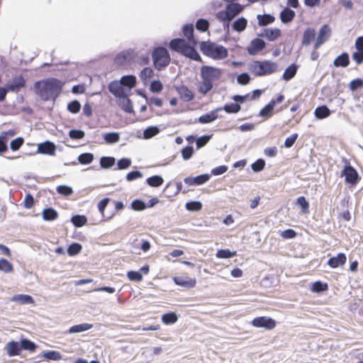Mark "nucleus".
Segmentation results:
<instances>
[{"mask_svg": "<svg viewBox=\"0 0 363 363\" xmlns=\"http://www.w3.org/2000/svg\"><path fill=\"white\" fill-rule=\"evenodd\" d=\"M20 342L22 351L26 350L30 352H33L38 347V345L35 342L26 337H22L20 339Z\"/></svg>", "mask_w": 363, "mask_h": 363, "instance_id": "31", "label": "nucleus"}, {"mask_svg": "<svg viewBox=\"0 0 363 363\" xmlns=\"http://www.w3.org/2000/svg\"><path fill=\"white\" fill-rule=\"evenodd\" d=\"M331 35V28L328 25H324L319 30V45L327 41Z\"/></svg>", "mask_w": 363, "mask_h": 363, "instance_id": "39", "label": "nucleus"}, {"mask_svg": "<svg viewBox=\"0 0 363 363\" xmlns=\"http://www.w3.org/2000/svg\"><path fill=\"white\" fill-rule=\"evenodd\" d=\"M265 160L262 158L257 159L255 162L252 163L251 168L253 172L258 173L262 171L265 167Z\"/></svg>", "mask_w": 363, "mask_h": 363, "instance_id": "59", "label": "nucleus"}, {"mask_svg": "<svg viewBox=\"0 0 363 363\" xmlns=\"http://www.w3.org/2000/svg\"><path fill=\"white\" fill-rule=\"evenodd\" d=\"M11 301L18 302L19 304H30L34 303L33 298L28 294H16L13 295L11 298Z\"/></svg>", "mask_w": 363, "mask_h": 363, "instance_id": "29", "label": "nucleus"}, {"mask_svg": "<svg viewBox=\"0 0 363 363\" xmlns=\"http://www.w3.org/2000/svg\"><path fill=\"white\" fill-rule=\"evenodd\" d=\"M243 9L244 6L240 3L231 1L227 3L225 10H221L218 12H222L223 15L229 17L230 19H233L235 16L241 13Z\"/></svg>", "mask_w": 363, "mask_h": 363, "instance_id": "11", "label": "nucleus"}, {"mask_svg": "<svg viewBox=\"0 0 363 363\" xmlns=\"http://www.w3.org/2000/svg\"><path fill=\"white\" fill-rule=\"evenodd\" d=\"M216 17L220 22H222L224 30H227V33L229 34L230 23L233 19H230L229 17L223 15L222 12H217Z\"/></svg>", "mask_w": 363, "mask_h": 363, "instance_id": "51", "label": "nucleus"}, {"mask_svg": "<svg viewBox=\"0 0 363 363\" xmlns=\"http://www.w3.org/2000/svg\"><path fill=\"white\" fill-rule=\"evenodd\" d=\"M192 46L182 38H173L169 43V48L172 51L178 52L184 57Z\"/></svg>", "mask_w": 363, "mask_h": 363, "instance_id": "6", "label": "nucleus"}, {"mask_svg": "<svg viewBox=\"0 0 363 363\" xmlns=\"http://www.w3.org/2000/svg\"><path fill=\"white\" fill-rule=\"evenodd\" d=\"M26 79L22 74L16 75L12 77L11 79L9 80L5 84L4 87L6 92H14L17 93L21 91V89L26 87Z\"/></svg>", "mask_w": 363, "mask_h": 363, "instance_id": "7", "label": "nucleus"}, {"mask_svg": "<svg viewBox=\"0 0 363 363\" xmlns=\"http://www.w3.org/2000/svg\"><path fill=\"white\" fill-rule=\"evenodd\" d=\"M266 45L263 39L255 38L250 41V45L247 47V53L251 56H254L266 48Z\"/></svg>", "mask_w": 363, "mask_h": 363, "instance_id": "13", "label": "nucleus"}, {"mask_svg": "<svg viewBox=\"0 0 363 363\" xmlns=\"http://www.w3.org/2000/svg\"><path fill=\"white\" fill-rule=\"evenodd\" d=\"M213 134H206L203 135L200 137H197L196 141V150H199L204 147L212 138Z\"/></svg>", "mask_w": 363, "mask_h": 363, "instance_id": "49", "label": "nucleus"}, {"mask_svg": "<svg viewBox=\"0 0 363 363\" xmlns=\"http://www.w3.org/2000/svg\"><path fill=\"white\" fill-rule=\"evenodd\" d=\"M37 358L57 361L62 359V355L60 352L56 350H47L43 352L41 355H38Z\"/></svg>", "mask_w": 363, "mask_h": 363, "instance_id": "28", "label": "nucleus"}, {"mask_svg": "<svg viewBox=\"0 0 363 363\" xmlns=\"http://www.w3.org/2000/svg\"><path fill=\"white\" fill-rule=\"evenodd\" d=\"M58 213L52 207H47L42 211L43 219L45 221H52L57 218Z\"/></svg>", "mask_w": 363, "mask_h": 363, "instance_id": "32", "label": "nucleus"}, {"mask_svg": "<svg viewBox=\"0 0 363 363\" xmlns=\"http://www.w3.org/2000/svg\"><path fill=\"white\" fill-rule=\"evenodd\" d=\"M220 111H225L227 113H238L241 110V106L237 104L235 101L231 103H227L222 107H218Z\"/></svg>", "mask_w": 363, "mask_h": 363, "instance_id": "36", "label": "nucleus"}, {"mask_svg": "<svg viewBox=\"0 0 363 363\" xmlns=\"http://www.w3.org/2000/svg\"><path fill=\"white\" fill-rule=\"evenodd\" d=\"M133 50L131 49L118 52L114 57L115 64L123 66L130 64L133 60Z\"/></svg>", "mask_w": 363, "mask_h": 363, "instance_id": "12", "label": "nucleus"}, {"mask_svg": "<svg viewBox=\"0 0 363 363\" xmlns=\"http://www.w3.org/2000/svg\"><path fill=\"white\" fill-rule=\"evenodd\" d=\"M152 60L155 69L162 71L169 65L171 57L168 50L165 47L160 45L153 48Z\"/></svg>", "mask_w": 363, "mask_h": 363, "instance_id": "4", "label": "nucleus"}, {"mask_svg": "<svg viewBox=\"0 0 363 363\" xmlns=\"http://www.w3.org/2000/svg\"><path fill=\"white\" fill-rule=\"evenodd\" d=\"M295 16V11L288 6L284 8L279 13L280 20L284 24L292 22Z\"/></svg>", "mask_w": 363, "mask_h": 363, "instance_id": "23", "label": "nucleus"}, {"mask_svg": "<svg viewBox=\"0 0 363 363\" xmlns=\"http://www.w3.org/2000/svg\"><path fill=\"white\" fill-rule=\"evenodd\" d=\"M210 26L209 21L206 18H199L195 23V28L197 30L204 33L208 30Z\"/></svg>", "mask_w": 363, "mask_h": 363, "instance_id": "47", "label": "nucleus"}, {"mask_svg": "<svg viewBox=\"0 0 363 363\" xmlns=\"http://www.w3.org/2000/svg\"><path fill=\"white\" fill-rule=\"evenodd\" d=\"M211 179V174L208 173L201 174L196 177H186L184 179V182L189 186H200Z\"/></svg>", "mask_w": 363, "mask_h": 363, "instance_id": "14", "label": "nucleus"}, {"mask_svg": "<svg viewBox=\"0 0 363 363\" xmlns=\"http://www.w3.org/2000/svg\"><path fill=\"white\" fill-rule=\"evenodd\" d=\"M252 78L248 72H242L237 76V82L238 84L245 86L248 84Z\"/></svg>", "mask_w": 363, "mask_h": 363, "instance_id": "64", "label": "nucleus"}, {"mask_svg": "<svg viewBox=\"0 0 363 363\" xmlns=\"http://www.w3.org/2000/svg\"><path fill=\"white\" fill-rule=\"evenodd\" d=\"M249 69L255 77H264L276 72L278 64L271 60H253L249 65Z\"/></svg>", "mask_w": 363, "mask_h": 363, "instance_id": "3", "label": "nucleus"}, {"mask_svg": "<svg viewBox=\"0 0 363 363\" xmlns=\"http://www.w3.org/2000/svg\"><path fill=\"white\" fill-rule=\"evenodd\" d=\"M179 315L176 312L169 311L162 314L161 320L164 325H172L177 322Z\"/></svg>", "mask_w": 363, "mask_h": 363, "instance_id": "33", "label": "nucleus"}, {"mask_svg": "<svg viewBox=\"0 0 363 363\" xmlns=\"http://www.w3.org/2000/svg\"><path fill=\"white\" fill-rule=\"evenodd\" d=\"M0 271L4 273H11L13 271V266L11 262L5 258L0 259Z\"/></svg>", "mask_w": 363, "mask_h": 363, "instance_id": "52", "label": "nucleus"}, {"mask_svg": "<svg viewBox=\"0 0 363 363\" xmlns=\"http://www.w3.org/2000/svg\"><path fill=\"white\" fill-rule=\"evenodd\" d=\"M115 163V157L111 156H103L99 160L100 167L105 169L111 168Z\"/></svg>", "mask_w": 363, "mask_h": 363, "instance_id": "42", "label": "nucleus"}, {"mask_svg": "<svg viewBox=\"0 0 363 363\" xmlns=\"http://www.w3.org/2000/svg\"><path fill=\"white\" fill-rule=\"evenodd\" d=\"M220 111V109L216 108L214 110H212L205 114L200 116L198 118H195L193 123H200L201 124H208L213 122L218 118H221L218 114V112Z\"/></svg>", "mask_w": 363, "mask_h": 363, "instance_id": "16", "label": "nucleus"}, {"mask_svg": "<svg viewBox=\"0 0 363 363\" xmlns=\"http://www.w3.org/2000/svg\"><path fill=\"white\" fill-rule=\"evenodd\" d=\"M118 80L121 81L129 94H130L131 90L135 86L137 83V78L133 74L123 75Z\"/></svg>", "mask_w": 363, "mask_h": 363, "instance_id": "18", "label": "nucleus"}, {"mask_svg": "<svg viewBox=\"0 0 363 363\" xmlns=\"http://www.w3.org/2000/svg\"><path fill=\"white\" fill-rule=\"evenodd\" d=\"M346 256L343 253H339L336 257L328 259V263L332 268H337L343 265L346 262Z\"/></svg>", "mask_w": 363, "mask_h": 363, "instance_id": "34", "label": "nucleus"}, {"mask_svg": "<svg viewBox=\"0 0 363 363\" xmlns=\"http://www.w3.org/2000/svg\"><path fill=\"white\" fill-rule=\"evenodd\" d=\"M199 48L204 55L213 60H222L228 55L226 48L210 40L201 41Z\"/></svg>", "mask_w": 363, "mask_h": 363, "instance_id": "2", "label": "nucleus"}, {"mask_svg": "<svg viewBox=\"0 0 363 363\" xmlns=\"http://www.w3.org/2000/svg\"><path fill=\"white\" fill-rule=\"evenodd\" d=\"M298 66L296 63L289 65L282 74V79L286 82L290 81L297 73Z\"/></svg>", "mask_w": 363, "mask_h": 363, "instance_id": "26", "label": "nucleus"}, {"mask_svg": "<svg viewBox=\"0 0 363 363\" xmlns=\"http://www.w3.org/2000/svg\"><path fill=\"white\" fill-rule=\"evenodd\" d=\"M56 191L57 194L64 196H69L73 194L72 188L66 184H61L57 186L56 188Z\"/></svg>", "mask_w": 363, "mask_h": 363, "instance_id": "56", "label": "nucleus"}, {"mask_svg": "<svg viewBox=\"0 0 363 363\" xmlns=\"http://www.w3.org/2000/svg\"><path fill=\"white\" fill-rule=\"evenodd\" d=\"M65 82L55 77L45 78L34 83L35 93L43 101L52 100L54 103L61 94Z\"/></svg>", "mask_w": 363, "mask_h": 363, "instance_id": "1", "label": "nucleus"}, {"mask_svg": "<svg viewBox=\"0 0 363 363\" xmlns=\"http://www.w3.org/2000/svg\"><path fill=\"white\" fill-rule=\"evenodd\" d=\"M247 25V20L243 16L237 18L232 24V28L233 30L241 33L244 31Z\"/></svg>", "mask_w": 363, "mask_h": 363, "instance_id": "35", "label": "nucleus"}, {"mask_svg": "<svg viewBox=\"0 0 363 363\" xmlns=\"http://www.w3.org/2000/svg\"><path fill=\"white\" fill-rule=\"evenodd\" d=\"M172 279L176 285L186 289H192L196 284V280L194 278L185 279L182 277L176 276Z\"/></svg>", "mask_w": 363, "mask_h": 363, "instance_id": "19", "label": "nucleus"}, {"mask_svg": "<svg viewBox=\"0 0 363 363\" xmlns=\"http://www.w3.org/2000/svg\"><path fill=\"white\" fill-rule=\"evenodd\" d=\"M94 159V156L93 153H91V152H84V153L80 154L77 157V162L73 161V162H69V163L65 162L64 164L65 165H73V166H74V165H77L79 163V164H81L86 165V164H91L93 162Z\"/></svg>", "mask_w": 363, "mask_h": 363, "instance_id": "20", "label": "nucleus"}, {"mask_svg": "<svg viewBox=\"0 0 363 363\" xmlns=\"http://www.w3.org/2000/svg\"><path fill=\"white\" fill-rule=\"evenodd\" d=\"M160 130V127L157 125L148 126L143 130V138L145 140L150 139L159 134Z\"/></svg>", "mask_w": 363, "mask_h": 363, "instance_id": "37", "label": "nucleus"}, {"mask_svg": "<svg viewBox=\"0 0 363 363\" xmlns=\"http://www.w3.org/2000/svg\"><path fill=\"white\" fill-rule=\"evenodd\" d=\"M237 255L236 251H231L229 249H220L216 252V256L219 259H229Z\"/></svg>", "mask_w": 363, "mask_h": 363, "instance_id": "48", "label": "nucleus"}, {"mask_svg": "<svg viewBox=\"0 0 363 363\" xmlns=\"http://www.w3.org/2000/svg\"><path fill=\"white\" fill-rule=\"evenodd\" d=\"M185 57L191 60H194L196 62H201L202 60L200 54L199 53L196 48L194 46L189 49V51Z\"/></svg>", "mask_w": 363, "mask_h": 363, "instance_id": "57", "label": "nucleus"}, {"mask_svg": "<svg viewBox=\"0 0 363 363\" xmlns=\"http://www.w3.org/2000/svg\"><path fill=\"white\" fill-rule=\"evenodd\" d=\"M259 36L266 38L269 41H274L281 35V31L279 28H264L263 32L258 34Z\"/></svg>", "mask_w": 363, "mask_h": 363, "instance_id": "21", "label": "nucleus"}, {"mask_svg": "<svg viewBox=\"0 0 363 363\" xmlns=\"http://www.w3.org/2000/svg\"><path fill=\"white\" fill-rule=\"evenodd\" d=\"M105 143L108 145H113L120 140V134L118 132H108L103 135Z\"/></svg>", "mask_w": 363, "mask_h": 363, "instance_id": "38", "label": "nucleus"}, {"mask_svg": "<svg viewBox=\"0 0 363 363\" xmlns=\"http://www.w3.org/2000/svg\"><path fill=\"white\" fill-rule=\"evenodd\" d=\"M203 204L200 201H189L185 203V208L191 212H198L202 209Z\"/></svg>", "mask_w": 363, "mask_h": 363, "instance_id": "46", "label": "nucleus"}, {"mask_svg": "<svg viewBox=\"0 0 363 363\" xmlns=\"http://www.w3.org/2000/svg\"><path fill=\"white\" fill-rule=\"evenodd\" d=\"M93 328V325L91 323H83L80 324H77L71 326L69 330L66 332V333L74 334V333H79L82 332H85Z\"/></svg>", "mask_w": 363, "mask_h": 363, "instance_id": "27", "label": "nucleus"}, {"mask_svg": "<svg viewBox=\"0 0 363 363\" xmlns=\"http://www.w3.org/2000/svg\"><path fill=\"white\" fill-rule=\"evenodd\" d=\"M81 108V104L77 99H74L69 101L67 106V111L73 114L78 113L80 111Z\"/></svg>", "mask_w": 363, "mask_h": 363, "instance_id": "50", "label": "nucleus"}, {"mask_svg": "<svg viewBox=\"0 0 363 363\" xmlns=\"http://www.w3.org/2000/svg\"><path fill=\"white\" fill-rule=\"evenodd\" d=\"M117 104L124 112L133 113L134 112L133 101L129 96H123L117 99Z\"/></svg>", "mask_w": 363, "mask_h": 363, "instance_id": "22", "label": "nucleus"}, {"mask_svg": "<svg viewBox=\"0 0 363 363\" xmlns=\"http://www.w3.org/2000/svg\"><path fill=\"white\" fill-rule=\"evenodd\" d=\"M213 87V84L211 82L202 80L200 86H199V92L202 95L205 96L209 92Z\"/></svg>", "mask_w": 363, "mask_h": 363, "instance_id": "54", "label": "nucleus"}, {"mask_svg": "<svg viewBox=\"0 0 363 363\" xmlns=\"http://www.w3.org/2000/svg\"><path fill=\"white\" fill-rule=\"evenodd\" d=\"M175 90L181 100L189 102L192 101L195 98V94L188 88L187 86L182 85H174Z\"/></svg>", "mask_w": 363, "mask_h": 363, "instance_id": "15", "label": "nucleus"}, {"mask_svg": "<svg viewBox=\"0 0 363 363\" xmlns=\"http://www.w3.org/2000/svg\"><path fill=\"white\" fill-rule=\"evenodd\" d=\"M130 208L135 211H141L146 209L145 202L140 199H135L130 203Z\"/></svg>", "mask_w": 363, "mask_h": 363, "instance_id": "53", "label": "nucleus"}, {"mask_svg": "<svg viewBox=\"0 0 363 363\" xmlns=\"http://www.w3.org/2000/svg\"><path fill=\"white\" fill-rule=\"evenodd\" d=\"M194 153V147L191 145H188L183 147L181 150L182 157L184 160H189L191 158Z\"/></svg>", "mask_w": 363, "mask_h": 363, "instance_id": "58", "label": "nucleus"}, {"mask_svg": "<svg viewBox=\"0 0 363 363\" xmlns=\"http://www.w3.org/2000/svg\"><path fill=\"white\" fill-rule=\"evenodd\" d=\"M163 182L164 179L162 177L157 174L149 177L146 179V184L151 187L157 188L162 186Z\"/></svg>", "mask_w": 363, "mask_h": 363, "instance_id": "41", "label": "nucleus"}, {"mask_svg": "<svg viewBox=\"0 0 363 363\" xmlns=\"http://www.w3.org/2000/svg\"><path fill=\"white\" fill-rule=\"evenodd\" d=\"M150 91L152 93H160L163 89V84L159 79H154L150 82Z\"/></svg>", "mask_w": 363, "mask_h": 363, "instance_id": "60", "label": "nucleus"}, {"mask_svg": "<svg viewBox=\"0 0 363 363\" xmlns=\"http://www.w3.org/2000/svg\"><path fill=\"white\" fill-rule=\"evenodd\" d=\"M127 277L131 281L140 282L143 280V276L138 270H130L127 272Z\"/></svg>", "mask_w": 363, "mask_h": 363, "instance_id": "63", "label": "nucleus"}, {"mask_svg": "<svg viewBox=\"0 0 363 363\" xmlns=\"http://www.w3.org/2000/svg\"><path fill=\"white\" fill-rule=\"evenodd\" d=\"M56 152V145L53 142L46 140L38 145L37 149L35 152H26V155H33L40 153L47 155H55Z\"/></svg>", "mask_w": 363, "mask_h": 363, "instance_id": "10", "label": "nucleus"}, {"mask_svg": "<svg viewBox=\"0 0 363 363\" xmlns=\"http://www.w3.org/2000/svg\"><path fill=\"white\" fill-rule=\"evenodd\" d=\"M108 91L116 99H121L123 96H129L123 84L119 80H113L108 84Z\"/></svg>", "mask_w": 363, "mask_h": 363, "instance_id": "9", "label": "nucleus"}, {"mask_svg": "<svg viewBox=\"0 0 363 363\" xmlns=\"http://www.w3.org/2000/svg\"><path fill=\"white\" fill-rule=\"evenodd\" d=\"M315 30L313 28H307L303 33L302 37V45L303 46H308L311 44V43L315 40Z\"/></svg>", "mask_w": 363, "mask_h": 363, "instance_id": "25", "label": "nucleus"}, {"mask_svg": "<svg viewBox=\"0 0 363 363\" xmlns=\"http://www.w3.org/2000/svg\"><path fill=\"white\" fill-rule=\"evenodd\" d=\"M223 74V70L220 68L203 65L201 68V77L202 80L213 82L219 79Z\"/></svg>", "mask_w": 363, "mask_h": 363, "instance_id": "5", "label": "nucleus"}, {"mask_svg": "<svg viewBox=\"0 0 363 363\" xmlns=\"http://www.w3.org/2000/svg\"><path fill=\"white\" fill-rule=\"evenodd\" d=\"M131 164H132V161L130 158H128V157L121 158L120 160H118V162L116 163L117 167H116V168H115V169H120V170L126 169L130 167Z\"/></svg>", "mask_w": 363, "mask_h": 363, "instance_id": "61", "label": "nucleus"}, {"mask_svg": "<svg viewBox=\"0 0 363 363\" xmlns=\"http://www.w3.org/2000/svg\"><path fill=\"white\" fill-rule=\"evenodd\" d=\"M274 106H270V102H269L259 111L258 116L260 117H262L265 119H267V118L272 117V116L274 113Z\"/></svg>", "mask_w": 363, "mask_h": 363, "instance_id": "45", "label": "nucleus"}, {"mask_svg": "<svg viewBox=\"0 0 363 363\" xmlns=\"http://www.w3.org/2000/svg\"><path fill=\"white\" fill-rule=\"evenodd\" d=\"M296 204L301 208L303 213H306L308 211L309 204L305 196H298L296 199Z\"/></svg>", "mask_w": 363, "mask_h": 363, "instance_id": "62", "label": "nucleus"}, {"mask_svg": "<svg viewBox=\"0 0 363 363\" xmlns=\"http://www.w3.org/2000/svg\"><path fill=\"white\" fill-rule=\"evenodd\" d=\"M4 349L6 351L7 355L10 357L18 356L22 352L20 340L16 341L12 340L9 341Z\"/></svg>", "mask_w": 363, "mask_h": 363, "instance_id": "17", "label": "nucleus"}, {"mask_svg": "<svg viewBox=\"0 0 363 363\" xmlns=\"http://www.w3.org/2000/svg\"><path fill=\"white\" fill-rule=\"evenodd\" d=\"M349 55L347 52H344L339 55L338 57H337L333 62L334 65L337 67H345L349 65Z\"/></svg>", "mask_w": 363, "mask_h": 363, "instance_id": "43", "label": "nucleus"}, {"mask_svg": "<svg viewBox=\"0 0 363 363\" xmlns=\"http://www.w3.org/2000/svg\"><path fill=\"white\" fill-rule=\"evenodd\" d=\"M153 74V69L150 67H145L140 71L139 76L140 79L145 83Z\"/></svg>", "mask_w": 363, "mask_h": 363, "instance_id": "55", "label": "nucleus"}, {"mask_svg": "<svg viewBox=\"0 0 363 363\" xmlns=\"http://www.w3.org/2000/svg\"><path fill=\"white\" fill-rule=\"evenodd\" d=\"M82 250V245L79 242H72L68 245L67 248V252L69 256L74 257L81 252Z\"/></svg>", "mask_w": 363, "mask_h": 363, "instance_id": "44", "label": "nucleus"}, {"mask_svg": "<svg viewBox=\"0 0 363 363\" xmlns=\"http://www.w3.org/2000/svg\"><path fill=\"white\" fill-rule=\"evenodd\" d=\"M251 324L255 328L272 330L276 327L277 321L271 317L258 316L253 318Z\"/></svg>", "mask_w": 363, "mask_h": 363, "instance_id": "8", "label": "nucleus"}, {"mask_svg": "<svg viewBox=\"0 0 363 363\" xmlns=\"http://www.w3.org/2000/svg\"><path fill=\"white\" fill-rule=\"evenodd\" d=\"M342 175L345 177V181L347 183H356L358 179L357 171L351 166H346L342 172Z\"/></svg>", "mask_w": 363, "mask_h": 363, "instance_id": "24", "label": "nucleus"}, {"mask_svg": "<svg viewBox=\"0 0 363 363\" xmlns=\"http://www.w3.org/2000/svg\"><path fill=\"white\" fill-rule=\"evenodd\" d=\"M257 23L259 26H267L275 21V17L270 13L257 15Z\"/></svg>", "mask_w": 363, "mask_h": 363, "instance_id": "30", "label": "nucleus"}, {"mask_svg": "<svg viewBox=\"0 0 363 363\" xmlns=\"http://www.w3.org/2000/svg\"><path fill=\"white\" fill-rule=\"evenodd\" d=\"M70 222L74 227L81 228L87 223V218L84 215L76 214L72 216Z\"/></svg>", "mask_w": 363, "mask_h": 363, "instance_id": "40", "label": "nucleus"}]
</instances>
